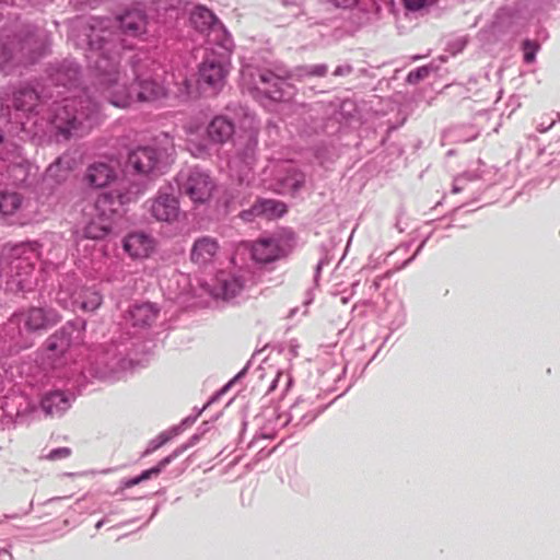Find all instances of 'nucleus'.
I'll return each instance as SVG.
<instances>
[{
	"mask_svg": "<svg viewBox=\"0 0 560 560\" xmlns=\"http://www.w3.org/2000/svg\"><path fill=\"white\" fill-rule=\"evenodd\" d=\"M60 164H61V160L59 159L55 164L49 165V167L47 168V173H48V175H50V176H55V175H56L57 170H58V168H59V166H60Z\"/></svg>",
	"mask_w": 560,
	"mask_h": 560,
	"instance_id": "obj_35",
	"label": "nucleus"
},
{
	"mask_svg": "<svg viewBox=\"0 0 560 560\" xmlns=\"http://www.w3.org/2000/svg\"><path fill=\"white\" fill-rule=\"evenodd\" d=\"M25 249L26 247L24 245H15L2 252L0 256V279L3 275L9 277L13 275L19 276L21 269H23L25 273H28V271L33 269L30 262L21 258Z\"/></svg>",
	"mask_w": 560,
	"mask_h": 560,
	"instance_id": "obj_10",
	"label": "nucleus"
},
{
	"mask_svg": "<svg viewBox=\"0 0 560 560\" xmlns=\"http://www.w3.org/2000/svg\"><path fill=\"white\" fill-rule=\"evenodd\" d=\"M21 50L31 49L33 46V40L31 38L23 40L21 44Z\"/></svg>",
	"mask_w": 560,
	"mask_h": 560,
	"instance_id": "obj_36",
	"label": "nucleus"
},
{
	"mask_svg": "<svg viewBox=\"0 0 560 560\" xmlns=\"http://www.w3.org/2000/svg\"><path fill=\"white\" fill-rule=\"evenodd\" d=\"M150 212L158 221H176L180 214L178 199L167 191L160 190L151 202Z\"/></svg>",
	"mask_w": 560,
	"mask_h": 560,
	"instance_id": "obj_9",
	"label": "nucleus"
},
{
	"mask_svg": "<svg viewBox=\"0 0 560 560\" xmlns=\"http://www.w3.org/2000/svg\"><path fill=\"white\" fill-rule=\"evenodd\" d=\"M72 454L71 448L69 447H58L51 450L47 455L46 459L48 460H60L70 457Z\"/></svg>",
	"mask_w": 560,
	"mask_h": 560,
	"instance_id": "obj_29",
	"label": "nucleus"
},
{
	"mask_svg": "<svg viewBox=\"0 0 560 560\" xmlns=\"http://www.w3.org/2000/svg\"><path fill=\"white\" fill-rule=\"evenodd\" d=\"M120 205L121 201L109 194H102L94 201L86 202L81 209L85 224L84 236L91 240L106 236Z\"/></svg>",
	"mask_w": 560,
	"mask_h": 560,
	"instance_id": "obj_3",
	"label": "nucleus"
},
{
	"mask_svg": "<svg viewBox=\"0 0 560 560\" xmlns=\"http://www.w3.org/2000/svg\"><path fill=\"white\" fill-rule=\"evenodd\" d=\"M190 22L195 30L206 34L219 24V20L212 11L206 7H196L190 14Z\"/></svg>",
	"mask_w": 560,
	"mask_h": 560,
	"instance_id": "obj_19",
	"label": "nucleus"
},
{
	"mask_svg": "<svg viewBox=\"0 0 560 560\" xmlns=\"http://www.w3.org/2000/svg\"><path fill=\"white\" fill-rule=\"evenodd\" d=\"M540 46L538 43L525 39L522 44V49L524 51V61L526 63H533L536 59V52L539 50Z\"/></svg>",
	"mask_w": 560,
	"mask_h": 560,
	"instance_id": "obj_28",
	"label": "nucleus"
},
{
	"mask_svg": "<svg viewBox=\"0 0 560 560\" xmlns=\"http://www.w3.org/2000/svg\"><path fill=\"white\" fill-rule=\"evenodd\" d=\"M38 93L28 86L22 88L14 94V107L23 112H32L38 104Z\"/></svg>",
	"mask_w": 560,
	"mask_h": 560,
	"instance_id": "obj_21",
	"label": "nucleus"
},
{
	"mask_svg": "<svg viewBox=\"0 0 560 560\" xmlns=\"http://www.w3.org/2000/svg\"><path fill=\"white\" fill-rule=\"evenodd\" d=\"M154 248V241L144 233H131L124 240V249L136 259L147 258Z\"/></svg>",
	"mask_w": 560,
	"mask_h": 560,
	"instance_id": "obj_11",
	"label": "nucleus"
},
{
	"mask_svg": "<svg viewBox=\"0 0 560 560\" xmlns=\"http://www.w3.org/2000/svg\"><path fill=\"white\" fill-rule=\"evenodd\" d=\"M335 75H340V74H343V69L341 67H338L335 72H334Z\"/></svg>",
	"mask_w": 560,
	"mask_h": 560,
	"instance_id": "obj_39",
	"label": "nucleus"
},
{
	"mask_svg": "<svg viewBox=\"0 0 560 560\" xmlns=\"http://www.w3.org/2000/svg\"><path fill=\"white\" fill-rule=\"evenodd\" d=\"M69 407V398L65 393L58 390L47 394L42 400L43 410L51 417L62 415Z\"/></svg>",
	"mask_w": 560,
	"mask_h": 560,
	"instance_id": "obj_20",
	"label": "nucleus"
},
{
	"mask_svg": "<svg viewBox=\"0 0 560 560\" xmlns=\"http://www.w3.org/2000/svg\"><path fill=\"white\" fill-rule=\"evenodd\" d=\"M228 70V60L223 55L208 54L199 68V84L217 91L224 84Z\"/></svg>",
	"mask_w": 560,
	"mask_h": 560,
	"instance_id": "obj_6",
	"label": "nucleus"
},
{
	"mask_svg": "<svg viewBox=\"0 0 560 560\" xmlns=\"http://www.w3.org/2000/svg\"><path fill=\"white\" fill-rule=\"evenodd\" d=\"M97 69L100 70L98 82L102 85L103 93L116 107L125 108L135 101L151 102L166 95L165 88L153 80H141L131 88H127L125 83H120L116 66L108 65L105 58L97 61Z\"/></svg>",
	"mask_w": 560,
	"mask_h": 560,
	"instance_id": "obj_1",
	"label": "nucleus"
},
{
	"mask_svg": "<svg viewBox=\"0 0 560 560\" xmlns=\"http://www.w3.org/2000/svg\"><path fill=\"white\" fill-rule=\"evenodd\" d=\"M73 304L83 311L93 312L102 304V295L93 289L85 288L77 293Z\"/></svg>",
	"mask_w": 560,
	"mask_h": 560,
	"instance_id": "obj_22",
	"label": "nucleus"
},
{
	"mask_svg": "<svg viewBox=\"0 0 560 560\" xmlns=\"http://www.w3.org/2000/svg\"><path fill=\"white\" fill-rule=\"evenodd\" d=\"M116 177L115 170L106 163H94L86 170L84 179L95 188H102L108 185Z\"/></svg>",
	"mask_w": 560,
	"mask_h": 560,
	"instance_id": "obj_15",
	"label": "nucleus"
},
{
	"mask_svg": "<svg viewBox=\"0 0 560 560\" xmlns=\"http://www.w3.org/2000/svg\"><path fill=\"white\" fill-rule=\"evenodd\" d=\"M305 182V176L303 173L291 170L288 175L281 179V185L283 191L294 194L296 192Z\"/></svg>",
	"mask_w": 560,
	"mask_h": 560,
	"instance_id": "obj_26",
	"label": "nucleus"
},
{
	"mask_svg": "<svg viewBox=\"0 0 560 560\" xmlns=\"http://www.w3.org/2000/svg\"><path fill=\"white\" fill-rule=\"evenodd\" d=\"M285 212L284 203L276 200H261L256 202L250 210L243 211L241 217L245 221H250L252 215H282Z\"/></svg>",
	"mask_w": 560,
	"mask_h": 560,
	"instance_id": "obj_18",
	"label": "nucleus"
},
{
	"mask_svg": "<svg viewBox=\"0 0 560 560\" xmlns=\"http://www.w3.org/2000/svg\"><path fill=\"white\" fill-rule=\"evenodd\" d=\"M269 93H272L271 91H268ZM275 93H278L279 95H271L275 100H281L283 97V94L280 91H276Z\"/></svg>",
	"mask_w": 560,
	"mask_h": 560,
	"instance_id": "obj_38",
	"label": "nucleus"
},
{
	"mask_svg": "<svg viewBox=\"0 0 560 560\" xmlns=\"http://www.w3.org/2000/svg\"><path fill=\"white\" fill-rule=\"evenodd\" d=\"M439 0H402L405 8L412 12L429 11Z\"/></svg>",
	"mask_w": 560,
	"mask_h": 560,
	"instance_id": "obj_27",
	"label": "nucleus"
},
{
	"mask_svg": "<svg viewBox=\"0 0 560 560\" xmlns=\"http://www.w3.org/2000/svg\"><path fill=\"white\" fill-rule=\"evenodd\" d=\"M336 7L351 8L357 3V0H330Z\"/></svg>",
	"mask_w": 560,
	"mask_h": 560,
	"instance_id": "obj_32",
	"label": "nucleus"
},
{
	"mask_svg": "<svg viewBox=\"0 0 560 560\" xmlns=\"http://www.w3.org/2000/svg\"><path fill=\"white\" fill-rule=\"evenodd\" d=\"M233 133V122L222 116L213 118L207 128V135L209 140L218 144H222L230 140Z\"/></svg>",
	"mask_w": 560,
	"mask_h": 560,
	"instance_id": "obj_16",
	"label": "nucleus"
},
{
	"mask_svg": "<svg viewBox=\"0 0 560 560\" xmlns=\"http://www.w3.org/2000/svg\"><path fill=\"white\" fill-rule=\"evenodd\" d=\"M219 248L217 240L209 236L200 237L192 245L190 259L196 265L206 266L214 260Z\"/></svg>",
	"mask_w": 560,
	"mask_h": 560,
	"instance_id": "obj_12",
	"label": "nucleus"
},
{
	"mask_svg": "<svg viewBox=\"0 0 560 560\" xmlns=\"http://www.w3.org/2000/svg\"><path fill=\"white\" fill-rule=\"evenodd\" d=\"M61 316L52 310H43L39 307H31L30 310L15 314L11 322L14 324H23L24 328L32 332L49 328L56 325Z\"/></svg>",
	"mask_w": 560,
	"mask_h": 560,
	"instance_id": "obj_7",
	"label": "nucleus"
},
{
	"mask_svg": "<svg viewBox=\"0 0 560 560\" xmlns=\"http://www.w3.org/2000/svg\"><path fill=\"white\" fill-rule=\"evenodd\" d=\"M98 121V105L89 96L66 100L56 110L54 124L65 137H82Z\"/></svg>",
	"mask_w": 560,
	"mask_h": 560,
	"instance_id": "obj_2",
	"label": "nucleus"
},
{
	"mask_svg": "<svg viewBox=\"0 0 560 560\" xmlns=\"http://www.w3.org/2000/svg\"><path fill=\"white\" fill-rule=\"evenodd\" d=\"M219 282V294L222 295L223 299L234 298L241 290L242 283L240 280L233 276L222 273L218 278Z\"/></svg>",
	"mask_w": 560,
	"mask_h": 560,
	"instance_id": "obj_23",
	"label": "nucleus"
},
{
	"mask_svg": "<svg viewBox=\"0 0 560 560\" xmlns=\"http://www.w3.org/2000/svg\"><path fill=\"white\" fill-rule=\"evenodd\" d=\"M22 198L15 191L0 192V212L4 215L13 214L21 206Z\"/></svg>",
	"mask_w": 560,
	"mask_h": 560,
	"instance_id": "obj_25",
	"label": "nucleus"
},
{
	"mask_svg": "<svg viewBox=\"0 0 560 560\" xmlns=\"http://www.w3.org/2000/svg\"><path fill=\"white\" fill-rule=\"evenodd\" d=\"M159 152L154 148H138L129 154V164L140 174L152 172L159 162Z\"/></svg>",
	"mask_w": 560,
	"mask_h": 560,
	"instance_id": "obj_13",
	"label": "nucleus"
},
{
	"mask_svg": "<svg viewBox=\"0 0 560 560\" xmlns=\"http://www.w3.org/2000/svg\"><path fill=\"white\" fill-rule=\"evenodd\" d=\"M304 71H305V75H308V77H324V75H326L328 68L325 65H316V66L306 68Z\"/></svg>",
	"mask_w": 560,
	"mask_h": 560,
	"instance_id": "obj_30",
	"label": "nucleus"
},
{
	"mask_svg": "<svg viewBox=\"0 0 560 560\" xmlns=\"http://www.w3.org/2000/svg\"><path fill=\"white\" fill-rule=\"evenodd\" d=\"M428 73L427 69H419L417 72H410L408 75L409 81L415 77L416 80H420Z\"/></svg>",
	"mask_w": 560,
	"mask_h": 560,
	"instance_id": "obj_33",
	"label": "nucleus"
},
{
	"mask_svg": "<svg viewBox=\"0 0 560 560\" xmlns=\"http://www.w3.org/2000/svg\"><path fill=\"white\" fill-rule=\"evenodd\" d=\"M294 248V237L290 235H277L261 237L252 246V257L258 264H270L287 258Z\"/></svg>",
	"mask_w": 560,
	"mask_h": 560,
	"instance_id": "obj_4",
	"label": "nucleus"
},
{
	"mask_svg": "<svg viewBox=\"0 0 560 560\" xmlns=\"http://www.w3.org/2000/svg\"><path fill=\"white\" fill-rule=\"evenodd\" d=\"M257 138L256 137H253L250 138L249 140V145H248V151L246 153L247 156H253L254 152H255V149L257 147Z\"/></svg>",
	"mask_w": 560,
	"mask_h": 560,
	"instance_id": "obj_34",
	"label": "nucleus"
},
{
	"mask_svg": "<svg viewBox=\"0 0 560 560\" xmlns=\"http://www.w3.org/2000/svg\"><path fill=\"white\" fill-rule=\"evenodd\" d=\"M72 330V327L65 326L47 338L45 342L46 360L49 361L51 368H59L65 363L62 358L71 347Z\"/></svg>",
	"mask_w": 560,
	"mask_h": 560,
	"instance_id": "obj_8",
	"label": "nucleus"
},
{
	"mask_svg": "<svg viewBox=\"0 0 560 560\" xmlns=\"http://www.w3.org/2000/svg\"><path fill=\"white\" fill-rule=\"evenodd\" d=\"M177 455H178V453L174 452L172 455L166 456L165 458L160 460V463L156 466L142 471L139 476L129 480L127 482V486L128 487L137 486L140 482L148 480L153 476H158L175 457H177Z\"/></svg>",
	"mask_w": 560,
	"mask_h": 560,
	"instance_id": "obj_24",
	"label": "nucleus"
},
{
	"mask_svg": "<svg viewBox=\"0 0 560 560\" xmlns=\"http://www.w3.org/2000/svg\"><path fill=\"white\" fill-rule=\"evenodd\" d=\"M259 78L261 82L271 83L273 86L278 89H280V86L284 84V82L281 79H279L271 72H264L259 75Z\"/></svg>",
	"mask_w": 560,
	"mask_h": 560,
	"instance_id": "obj_31",
	"label": "nucleus"
},
{
	"mask_svg": "<svg viewBox=\"0 0 560 560\" xmlns=\"http://www.w3.org/2000/svg\"><path fill=\"white\" fill-rule=\"evenodd\" d=\"M159 313L160 310L154 304L142 303L133 305L129 311V316L133 326L147 327L156 320Z\"/></svg>",
	"mask_w": 560,
	"mask_h": 560,
	"instance_id": "obj_17",
	"label": "nucleus"
},
{
	"mask_svg": "<svg viewBox=\"0 0 560 560\" xmlns=\"http://www.w3.org/2000/svg\"><path fill=\"white\" fill-rule=\"evenodd\" d=\"M179 190L187 196L195 205L208 202L215 189L213 178L200 170H191L188 174L180 175Z\"/></svg>",
	"mask_w": 560,
	"mask_h": 560,
	"instance_id": "obj_5",
	"label": "nucleus"
},
{
	"mask_svg": "<svg viewBox=\"0 0 560 560\" xmlns=\"http://www.w3.org/2000/svg\"><path fill=\"white\" fill-rule=\"evenodd\" d=\"M159 440H160V442H159V444L154 447V450H155V448H158V447H160V446H162L163 444H165V443L170 440V436H168V435H166L165 433H162V434H160V435H159Z\"/></svg>",
	"mask_w": 560,
	"mask_h": 560,
	"instance_id": "obj_37",
	"label": "nucleus"
},
{
	"mask_svg": "<svg viewBox=\"0 0 560 560\" xmlns=\"http://www.w3.org/2000/svg\"><path fill=\"white\" fill-rule=\"evenodd\" d=\"M124 33L138 36L147 31V15L138 9L129 10L118 19Z\"/></svg>",
	"mask_w": 560,
	"mask_h": 560,
	"instance_id": "obj_14",
	"label": "nucleus"
}]
</instances>
